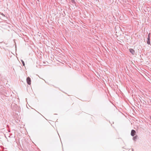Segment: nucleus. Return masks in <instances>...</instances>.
Segmentation results:
<instances>
[{"instance_id":"nucleus-9","label":"nucleus","mask_w":151,"mask_h":151,"mask_svg":"<svg viewBox=\"0 0 151 151\" xmlns=\"http://www.w3.org/2000/svg\"><path fill=\"white\" fill-rule=\"evenodd\" d=\"M1 15L3 16H5V15L3 14H2Z\"/></svg>"},{"instance_id":"nucleus-2","label":"nucleus","mask_w":151,"mask_h":151,"mask_svg":"<svg viewBox=\"0 0 151 151\" xmlns=\"http://www.w3.org/2000/svg\"><path fill=\"white\" fill-rule=\"evenodd\" d=\"M135 133L136 131L135 130L133 129L132 130L131 134L132 136L133 137L134 136L135 134Z\"/></svg>"},{"instance_id":"nucleus-4","label":"nucleus","mask_w":151,"mask_h":151,"mask_svg":"<svg viewBox=\"0 0 151 151\" xmlns=\"http://www.w3.org/2000/svg\"><path fill=\"white\" fill-rule=\"evenodd\" d=\"M150 33H149V34L148 35V37H147V40H150Z\"/></svg>"},{"instance_id":"nucleus-5","label":"nucleus","mask_w":151,"mask_h":151,"mask_svg":"<svg viewBox=\"0 0 151 151\" xmlns=\"http://www.w3.org/2000/svg\"><path fill=\"white\" fill-rule=\"evenodd\" d=\"M71 2L75 4L76 3V2L75 0H71Z\"/></svg>"},{"instance_id":"nucleus-7","label":"nucleus","mask_w":151,"mask_h":151,"mask_svg":"<svg viewBox=\"0 0 151 151\" xmlns=\"http://www.w3.org/2000/svg\"><path fill=\"white\" fill-rule=\"evenodd\" d=\"M147 43L148 45H150V40H147Z\"/></svg>"},{"instance_id":"nucleus-10","label":"nucleus","mask_w":151,"mask_h":151,"mask_svg":"<svg viewBox=\"0 0 151 151\" xmlns=\"http://www.w3.org/2000/svg\"><path fill=\"white\" fill-rule=\"evenodd\" d=\"M150 119L151 120V116H150Z\"/></svg>"},{"instance_id":"nucleus-8","label":"nucleus","mask_w":151,"mask_h":151,"mask_svg":"<svg viewBox=\"0 0 151 151\" xmlns=\"http://www.w3.org/2000/svg\"><path fill=\"white\" fill-rule=\"evenodd\" d=\"M21 62L22 63V64L23 65V66H24L25 65V63H24V61L23 60H21Z\"/></svg>"},{"instance_id":"nucleus-1","label":"nucleus","mask_w":151,"mask_h":151,"mask_svg":"<svg viewBox=\"0 0 151 151\" xmlns=\"http://www.w3.org/2000/svg\"><path fill=\"white\" fill-rule=\"evenodd\" d=\"M27 82L28 84H31V80L30 78L29 77H28L27 78Z\"/></svg>"},{"instance_id":"nucleus-11","label":"nucleus","mask_w":151,"mask_h":151,"mask_svg":"<svg viewBox=\"0 0 151 151\" xmlns=\"http://www.w3.org/2000/svg\"><path fill=\"white\" fill-rule=\"evenodd\" d=\"M133 151V150H132Z\"/></svg>"},{"instance_id":"nucleus-3","label":"nucleus","mask_w":151,"mask_h":151,"mask_svg":"<svg viewBox=\"0 0 151 151\" xmlns=\"http://www.w3.org/2000/svg\"><path fill=\"white\" fill-rule=\"evenodd\" d=\"M130 52L132 53V54L133 55H134L135 53V51L134 50L132 49H129Z\"/></svg>"},{"instance_id":"nucleus-6","label":"nucleus","mask_w":151,"mask_h":151,"mask_svg":"<svg viewBox=\"0 0 151 151\" xmlns=\"http://www.w3.org/2000/svg\"><path fill=\"white\" fill-rule=\"evenodd\" d=\"M137 136H135V137H133V139L134 140H136V139H137Z\"/></svg>"}]
</instances>
